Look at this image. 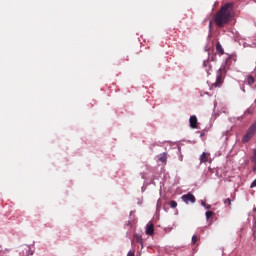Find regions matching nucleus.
I'll list each match as a JSON object with an SVG mask.
<instances>
[{"mask_svg": "<svg viewBox=\"0 0 256 256\" xmlns=\"http://www.w3.org/2000/svg\"><path fill=\"white\" fill-rule=\"evenodd\" d=\"M189 123L192 129H197V116H191L189 119Z\"/></svg>", "mask_w": 256, "mask_h": 256, "instance_id": "obj_6", "label": "nucleus"}, {"mask_svg": "<svg viewBox=\"0 0 256 256\" xmlns=\"http://www.w3.org/2000/svg\"><path fill=\"white\" fill-rule=\"evenodd\" d=\"M181 199L184 201V203H186V205H189V203H195V201H197L195 195L191 194L190 192L182 195Z\"/></svg>", "mask_w": 256, "mask_h": 256, "instance_id": "obj_4", "label": "nucleus"}, {"mask_svg": "<svg viewBox=\"0 0 256 256\" xmlns=\"http://www.w3.org/2000/svg\"><path fill=\"white\" fill-rule=\"evenodd\" d=\"M127 256H135V251H129Z\"/></svg>", "mask_w": 256, "mask_h": 256, "instance_id": "obj_20", "label": "nucleus"}, {"mask_svg": "<svg viewBox=\"0 0 256 256\" xmlns=\"http://www.w3.org/2000/svg\"><path fill=\"white\" fill-rule=\"evenodd\" d=\"M202 207H206L207 204H205V202L201 203Z\"/></svg>", "mask_w": 256, "mask_h": 256, "instance_id": "obj_21", "label": "nucleus"}, {"mask_svg": "<svg viewBox=\"0 0 256 256\" xmlns=\"http://www.w3.org/2000/svg\"><path fill=\"white\" fill-rule=\"evenodd\" d=\"M155 233V226L153 225L152 222H149L146 225V235H153Z\"/></svg>", "mask_w": 256, "mask_h": 256, "instance_id": "obj_5", "label": "nucleus"}, {"mask_svg": "<svg viewBox=\"0 0 256 256\" xmlns=\"http://www.w3.org/2000/svg\"><path fill=\"white\" fill-rule=\"evenodd\" d=\"M235 63V61H237V57L235 56H230L226 59V66L229 67L231 65V63Z\"/></svg>", "mask_w": 256, "mask_h": 256, "instance_id": "obj_8", "label": "nucleus"}, {"mask_svg": "<svg viewBox=\"0 0 256 256\" xmlns=\"http://www.w3.org/2000/svg\"><path fill=\"white\" fill-rule=\"evenodd\" d=\"M235 4L233 2H228L224 4L220 10L213 16L212 20L209 22V29H212L213 22L219 29H223L225 25H229L231 19H233V9Z\"/></svg>", "mask_w": 256, "mask_h": 256, "instance_id": "obj_1", "label": "nucleus"}, {"mask_svg": "<svg viewBox=\"0 0 256 256\" xmlns=\"http://www.w3.org/2000/svg\"><path fill=\"white\" fill-rule=\"evenodd\" d=\"M256 133V121L250 125L248 130L246 131V134L242 137V143H249L253 137H255Z\"/></svg>", "mask_w": 256, "mask_h": 256, "instance_id": "obj_2", "label": "nucleus"}, {"mask_svg": "<svg viewBox=\"0 0 256 256\" xmlns=\"http://www.w3.org/2000/svg\"><path fill=\"white\" fill-rule=\"evenodd\" d=\"M225 73H227L225 66H221L217 72L216 82L214 84H212V88L213 87H216V88L221 87V85H223V79L225 77Z\"/></svg>", "mask_w": 256, "mask_h": 256, "instance_id": "obj_3", "label": "nucleus"}, {"mask_svg": "<svg viewBox=\"0 0 256 256\" xmlns=\"http://www.w3.org/2000/svg\"><path fill=\"white\" fill-rule=\"evenodd\" d=\"M209 65V60H204L203 67H207Z\"/></svg>", "mask_w": 256, "mask_h": 256, "instance_id": "obj_19", "label": "nucleus"}, {"mask_svg": "<svg viewBox=\"0 0 256 256\" xmlns=\"http://www.w3.org/2000/svg\"><path fill=\"white\" fill-rule=\"evenodd\" d=\"M158 161H161V163H166L167 155L165 153L158 155Z\"/></svg>", "mask_w": 256, "mask_h": 256, "instance_id": "obj_11", "label": "nucleus"}, {"mask_svg": "<svg viewBox=\"0 0 256 256\" xmlns=\"http://www.w3.org/2000/svg\"><path fill=\"white\" fill-rule=\"evenodd\" d=\"M134 239H135L136 243H140V245H143V237H141V235L135 234Z\"/></svg>", "mask_w": 256, "mask_h": 256, "instance_id": "obj_12", "label": "nucleus"}, {"mask_svg": "<svg viewBox=\"0 0 256 256\" xmlns=\"http://www.w3.org/2000/svg\"><path fill=\"white\" fill-rule=\"evenodd\" d=\"M216 51L217 53H220V55H223L225 53V50H223V46L219 42L216 44Z\"/></svg>", "mask_w": 256, "mask_h": 256, "instance_id": "obj_9", "label": "nucleus"}, {"mask_svg": "<svg viewBox=\"0 0 256 256\" xmlns=\"http://www.w3.org/2000/svg\"><path fill=\"white\" fill-rule=\"evenodd\" d=\"M224 205H226L227 207H229V209H231V198H227L224 200Z\"/></svg>", "mask_w": 256, "mask_h": 256, "instance_id": "obj_14", "label": "nucleus"}, {"mask_svg": "<svg viewBox=\"0 0 256 256\" xmlns=\"http://www.w3.org/2000/svg\"><path fill=\"white\" fill-rule=\"evenodd\" d=\"M253 163V171H256V149L253 150V156L251 157Z\"/></svg>", "mask_w": 256, "mask_h": 256, "instance_id": "obj_10", "label": "nucleus"}, {"mask_svg": "<svg viewBox=\"0 0 256 256\" xmlns=\"http://www.w3.org/2000/svg\"><path fill=\"white\" fill-rule=\"evenodd\" d=\"M169 205H170L171 209H176V207H177V201L171 200V201L169 202Z\"/></svg>", "mask_w": 256, "mask_h": 256, "instance_id": "obj_13", "label": "nucleus"}, {"mask_svg": "<svg viewBox=\"0 0 256 256\" xmlns=\"http://www.w3.org/2000/svg\"><path fill=\"white\" fill-rule=\"evenodd\" d=\"M207 161H209V154L203 152L200 156V163H207Z\"/></svg>", "mask_w": 256, "mask_h": 256, "instance_id": "obj_7", "label": "nucleus"}, {"mask_svg": "<svg viewBox=\"0 0 256 256\" xmlns=\"http://www.w3.org/2000/svg\"><path fill=\"white\" fill-rule=\"evenodd\" d=\"M248 85H253L255 83V78L253 76H249L247 79Z\"/></svg>", "mask_w": 256, "mask_h": 256, "instance_id": "obj_15", "label": "nucleus"}, {"mask_svg": "<svg viewBox=\"0 0 256 256\" xmlns=\"http://www.w3.org/2000/svg\"><path fill=\"white\" fill-rule=\"evenodd\" d=\"M197 241H199V238H197V235H193L192 236V244L195 245V243H197Z\"/></svg>", "mask_w": 256, "mask_h": 256, "instance_id": "obj_17", "label": "nucleus"}, {"mask_svg": "<svg viewBox=\"0 0 256 256\" xmlns=\"http://www.w3.org/2000/svg\"><path fill=\"white\" fill-rule=\"evenodd\" d=\"M206 209H211V205H206Z\"/></svg>", "mask_w": 256, "mask_h": 256, "instance_id": "obj_22", "label": "nucleus"}, {"mask_svg": "<svg viewBox=\"0 0 256 256\" xmlns=\"http://www.w3.org/2000/svg\"><path fill=\"white\" fill-rule=\"evenodd\" d=\"M211 217H213V211H207L206 212V219L209 220V219H211Z\"/></svg>", "mask_w": 256, "mask_h": 256, "instance_id": "obj_16", "label": "nucleus"}, {"mask_svg": "<svg viewBox=\"0 0 256 256\" xmlns=\"http://www.w3.org/2000/svg\"><path fill=\"white\" fill-rule=\"evenodd\" d=\"M252 231H253V235H254V237H255V235H256V221H255L254 224H253Z\"/></svg>", "mask_w": 256, "mask_h": 256, "instance_id": "obj_18", "label": "nucleus"}]
</instances>
